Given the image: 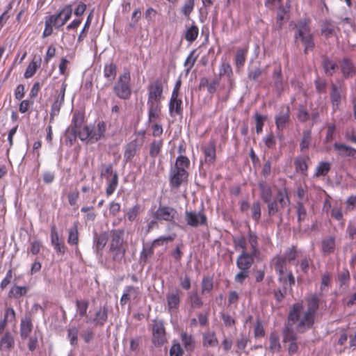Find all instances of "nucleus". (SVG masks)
<instances>
[{
	"instance_id": "obj_32",
	"label": "nucleus",
	"mask_w": 356,
	"mask_h": 356,
	"mask_svg": "<svg viewBox=\"0 0 356 356\" xmlns=\"http://www.w3.org/2000/svg\"><path fill=\"white\" fill-rule=\"evenodd\" d=\"M341 70L346 78L353 76L356 73L353 64L347 58H344L341 64Z\"/></svg>"
},
{
	"instance_id": "obj_47",
	"label": "nucleus",
	"mask_w": 356,
	"mask_h": 356,
	"mask_svg": "<svg viewBox=\"0 0 356 356\" xmlns=\"http://www.w3.org/2000/svg\"><path fill=\"white\" fill-rule=\"evenodd\" d=\"M308 157H298L294 161L295 168L297 172H300L303 175H306L307 171V164L306 160Z\"/></svg>"
},
{
	"instance_id": "obj_55",
	"label": "nucleus",
	"mask_w": 356,
	"mask_h": 356,
	"mask_svg": "<svg viewBox=\"0 0 356 356\" xmlns=\"http://www.w3.org/2000/svg\"><path fill=\"white\" fill-rule=\"evenodd\" d=\"M175 238V234L169 235V236H162L158 238H156L153 241L152 244V248H156L159 246H161L168 242L172 241Z\"/></svg>"
},
{
	"instance_id": "obj_29",
	"label": "nucleus",
	"mask_w": 356,
	"mask_h": 356,
	"mask_svg": "<svg viewBox=\"0 0 356 356\" xmlns=\"http://www.w3.org/2000/svg\"><path fill=\"white\" fill-rule=\"evenodd\" d=\"M106 131V123L104 121L99 122L96 127L91 128V143L97 142L104 137Z\"/></svg>"
},
{
	"instance_id": "obj_43",
	"label": "nucleus",
	"mask_w": 356,
	"mask_h": 356,
	"mask_svg": "<svg viewBox=\"0 0 356 356\" xmlns=\"http://www.w3.org/2000/svg\"><path fill=\"white\" fill-rule=\"evenodd\" d=\"M76 312L79 316L83 317L87 316V310L89 307V301L87 300H76Z\"/></svg>"
},
{
	"instance_id": "obj_21",
	"label": "nucleus",
	"mask_w": 356,
	"mask_h": 356,
	"mask_svg": "<svg viewBox=\"0 0 356 356\" xmlns=\"http://www.w3.org/2000/svg\"><path fill=\"white\" fill-rule=\"evenodd\" d=\"M169 113L172 118L182 116V100L179 97L171 96L169 102Z\"/></svg>"
},
{
	"instance_id": "obj_45",
	"label": "nucleus",
	"mask_w": 356,
	"mask_h": 356,
	"mask_svg": "<svg viewBox=\"0 0 356 356\" xmlns=\"http://www.w3.org/2000/svg\"><path fill=\"white\" fill-rule=\"evenodd\" d=\"M29 290L27 286H13L9 292V296L13 297L14 298H19L20 297L25 296Z\"/></svg>"
},
{
	"instance_id": "obj_10",
	"label": "nucleus",
	"mask_w": 356,
	"mask_h": 356,
	"mask_svg": "<svg viewBox=\"0 0 356 356\" xmlns=\"http://www.w3.org/2000/svg\"><path fill=\"white\" fill-rule=\"evenodd\" d=\"M184 215L186 224L190 227H197L207 225V217L203 211H186Z\"/></svg>"
},
{
	"instance_id": "obj_52",
	"label": "nucleus",
	"mask_w": 356,
	"mask_h": 356,
	"mask_svg": "<svg viewBox=\"0 0 356 356\" xmlns=\"http://www.w3.org/2000/svg\"><path fill=\"white\" fill-rule=\"evenodd\" d=\"M91 127L86 126L82 129H77L76 136L82 141L88 140L91 143Z\"/></svg>"
},
{
	"instance_id": "obj_7",
	"label": "nucleus",
	"mask_w": 356,
	"mask_h": 356,
	"mask_svg": "<svg viewBox=\"0 0 356 356\" xmlns=\"http://www.w3.org/2000/svg\"><path fill=\"white\" fill-rule=\"evenodd\" d=\"M282 342L288 352L289 356H293L299 353L302 343L298 341V337L289 325L286 326L282 331Z\"/></svg>"
},
{
	"instance_id": "obj_1",
	"label": "nucleus",
	"mask_w": 356,
	"mask_h": 356,
	"mask_svg": "<svg viewBox=\"0 0 356 356\" xmlns=\"http://www.w3.org/2000/svg\"><path fill=\"white\" fill-rule=\"evenodd\" d=\"M190 165L189 159L183 155L179 156L175 165L169 172L170 185L172 188H179L181 184L187 181L188 172L187 169Z\"/></svg>"
},
{
	"instance_id": "obj_9",
	"label": "nucleus",
	"mask_w": 356,
	"mask_h": 356,
	"mask_svg": "<svg viewBox=\"0 0 356 356\" xmlns=\"http://www.w3.org/2000/svg\"><path fill=\"white\" fill-rule=\"evenodd\" d=\"M150 215L159 221L172 222L177 216V211L171 207L160 205L156 211H151Z\"/></svg>"
},
{
	"instance_id": "obj_49",
	"label": "nucleus",
	"mask_w": 356,
	"mask_h": 356,
	"mask_svg": "<svg viewBox=\"0 0 356 356\" xmlns=\"http://www.w3.org/2000/svg\"><path fill=\"white\" fill-rule=\"evenodd\" d=\"M163 142L162 140H153L150 145L149 155L155 158L161 152Z\"/></svg>"
},
{
	"instance_id": "obj_46",
	"label": "nucleus",
	"mask_w": 356,
	"mask_h": 356,
	"mask_svg": "<svg viewBox=\"0 0 356 356\" xmlns=\"http://www.w3.org/2000/svg\"><path fill=\"white\" fill-rule=\"evenodd\" d=\"M148 108V122H152L158 119L161 114V106H147Z\"/></svg>"
},
{
	"instance_id": "obj_25",
	"label": "nucleus",
	"mask_w": 356,
	"mask_h": 356,
	"mask_svg": "<svg viewBox=\"0 0 356 356\" xmlns=\"http://www.w3.org/2000/svg\"><path fill=\"white\" fill-rule=\"evenodd\" d=\"M14 347V335L10 332L6 331L0 339V350L9 352Z\"/></svg>"
},
{
	"instance_id": "obj_8",
	"label": "nucleus",
	"mask_w": 356,
	"mask_h": 356,
	"mask_svg": "<svg viewBox=\"0 0 356 356\" xmlns=\"http://www.w3.org/2000/svg\"><path fill=\"white\" fill-rule=\"evenodd\" d=\"M163 84L161 79H157L152 82L147 86V105L161 106V100L163 99Z\"/></svg>"
},
{
	"instance_id": "obj_23",
	"label": "nucleus",
	"mask_w": 356,
	"mask_h": 356,
	"mask_svg": "<svg viewBox=\"0 0 356 356\" xmlns=\"http://www.w3.org/2000/svg\"><path fill=\"white\" fill-rule=\"evenodd\" d=\"M180 294L181 291L179 289L169 292L167 294L166 300L168 308L170 312H174L178 309L181 302Z\"/></svg>"
},
{
	"instance_id": "obj_42",
	"label": "nucleus",
	"mask_w": 356,
	"mask_h": 356,
	"mask_svg": "<svg viewBox=\"0 0 356 356\" xmlns=\"http://www.w3.org/2000/svg\"><path fill=\"white\" fill-rule=\"evenodd\" d=\"M213 288V279L210 277H204L201 282V293L202 295L209 293Z\"/></svg>"
},
{
	"instance_id": "obj_22",
	"label": "nucleus",
	"mask_w": 356,
	"mask_h": 356,
	"mask_svg": "<svg viewBox=\"0 0 356 356\" xmlns=\"http://www.w3.org/2000/svg\"><path fill=\"white\" fill-rule=\"evenodd\" d=\"M140 289L134 286H127L124 287L123 294L120 298V305L124 306L131 299L137 298L140 294Z\"/></svg>"
},
{
	"instance_id": "obj_53",
	"label": "nucleus",
	"mask_w": 356,
	"mask_h": 356,
	"mask_svg": "<svg viewBox=\"0 0 356 356\" xmlns=\"http://www.w3.org/2000/svg\"><path fill=\"white\" fill-rule=\"evenodd\" d=\"M312 134L311 131L306 130L302 133V138L301 140L300 147L302 152L307 149L311 143Z\"/></svg>"
},
{
	"instance_id": "obj_13",
	"label": "nucleus",
	"mask_w": 356,
	"mask_h": 356,
	"mask_svg": "<svg viewBox=\"0 0 356 356\" xmlns=\"http://www.w3.org/2000/svg\"><path fill=\"white\" fill-rule=\"evenodd\" d=\"M84 116L79 111H76L73 113L72 123L70 127L67 130V133L71 134L72 139L70 141L74 140L76 138L77 129H80L83 124Z\"/></svg>"
},
{
	"instance_id": "obj_59",
	"label": "nucleus",
	"mask_w": 356,
	"mask_h": 356,
	"mask_svg": "<svg viewBox=\"0 0 356 356\" xmlns=\"http://www.w3.org/2000/svg\"><path fill=\"white\" fill-rule=\"evenodd\" d=\"M108 181V185L106 188V194L108 196L111 195L113 193L115 190L116 189L118 184V177L116 172L113 175V177L111 179L107 180Z\"/></svg>"
},
{
	"instance_id": "obj_19",
	"label": "nucleus",
	"mask_w": 356,
	"mask_h": 356,
	"mask_svg": "<svg viewBox=\"0 0 356 356\" xmlns=\"http://www.w3.org/2000/svg\"><path fill=\"white\" fill-rule=\"evenodd\" d=\"M108 319V309L106 307H100L95 314L93 318H88L86 323H93L95 325L102 327Z\"/></svg>"
},
{
	"instance_id": "obj_51",
	"label": "nucleus",
	"mask_w": 356,
	"mask_h": 356,
	"mask_svg": "<svg viewBox=\"0 0 356 356\" xmlns=\"http://www.w3.org/2000/svg\"><path fill=\"white\" fill-rule=\"evenodd\" d=\"M79 328L76 327H70L67 329V339L72 346H75L78 342Z\"/></svg>"
},
{
	"instance_id": "obj_5",
	"label": "nucleus",
	"mask_w": 356,
	"mask_h": 356,
	"mask_svg": "<svg viewBox=\"0 0 356 356\" xmlns=\"http://www.w3.org/2000/svg\"><path fill=\"white\" fill-rule=\"evenodd\" d=\"M67 84L65 80H60L53 84L54 93L51 95L53 102L50 111V122L51 123L55 116H57L60 111L61 106L64 104L65 94Z\"/></svg>"
},
{
	"instance_id": "obj_37",
	"label": "nucleus",
	"mask_w": 356,
	"mask_h": 356,
	"mask_svg": "<svg viewBox=\"0 0 356 356\" xmlns=\"http://www.w3.org/2000/svg\"><path fill=\"white\" fill-rule=\"evenodd\" d=\"M322 251L324 254L333 252L335 249V238L334 236H327L322 240Z\"/></svg>"
},
{
	"instance_id": "obj_58",
	"label": "nucleus",
	"mask_w": 356,
	"mask_h": 356,
	"mask_svg": "<svg viewBox=\"0 0 356 356\" xmlns=\"http://www.w3.org/2000/svg\"><path fill=\"white\" fill-rule=\"evenodd\" d=\"M251 217L255 222H259L261 218V206L259 202H254L250 206Z\"/></svg>"
},
{
	"instance_id": "obj_30",
	"label": "nucleus",
	"mask_w": 356,
	"mask_h": 356,
	"mask_svg": "<svg viewBox=\"0 0 356 356\" xmlns=\"http://www.w3.org/2000/svg\"><path fill=\"white\" fill-rule=\"evenodd\" d=\"M107 241H108V236L105 232L101 233L99 235H95V236L94 238L93 248H94L95 252L97 253V254H100V252L106 246Z\"/></svg>"
},
{
	"instance_id": "obj_62",
	"label": "nucleus",
	"mask_w": 356,
	"mask_h": 356,
	"mask_svg": "<svg viewBox=\"0 0 356 356\" xmlns=\"http://www.w3.org/2000/svg\"><path fill=\"white\" fill-rule=\"evenodd\" d=\"M113 173V167L111 164H102L100 167V176L108 180Z\"/></svg>"
},
{
	"instance_id": "obj_50",
	"label": "nucleus",
	"mask_w": 356,
	"mask_h": 356,
	"mask_svg": "<svg viewBox=\"0 0 356 356\" xmlns=\"http://www.w3.org/2000/svg\"><path fill=\"white\" fill-rule=\"evenodd\" d=\"M181 341L186 350H191L194 348L195 341L191 335L182 332L181 334Z\"/></svg>"
},
{
	"instance_id": "obj_4",
	"label": "nucleus",
	"mask_w": 356,
	"mask_h": 356,
	"mask_svg": "<svg viewBox=\"0 0 356 356\" xmlns=\"http://www.w3.org/2000/svg\"><path fill=\"white\" fill-rule=\"evenodd\" d=\"M294 38L296 43L301 42L304 46L305 54L313 50L315 47L314 35L311 31L308 20H300L297 23Z\"/></svg>"
},
{
	"instance_id": "obj_15",
	"label": "nucleus",
	"mask_w": 356,
	"mask_h": 356,
	"mask_svg": "<svg viewBox=\"0 0 356 356\" xmlns=\"http://www.w3.org/2000/svg\"><path fill=\"white\" fill-rule=\"evenodd\" d=\"M275 124L278 130H283L290 120V108L289 106H282L280 111L275 117Z\"/></svg>"
},
{
	"instance_id": "obj_60",
	"label": "nucleus",
	"mask_w": 356,
	"mask_h": 356,
	"mask_svg": "<svg viewBox=\"0 0 356 356\" xmlns=\"http://www.w3.org/2000/svg\"><path fill=\"white\" fill-rule=\"evenodd\" d=\"M298 250L295 247H291L286 250L283 257L285 258V260H287L289 263H291L298 257Z\"/></svg>"
},
{
	"instance_id": "obj_27",
	"label": "nucleus",
	"mask_w": 356,
	"mask_h": 356,
	"mask_svg": "<svg viewBox=\"0 0 356 356\" xmlns=\"http://www.w3.org/2000/svg\"><path fill=\"white\" fill-rule=\"evenodd\" d=\"M272 78L276 91L278 93H280L284 90V82L282 76V68L280 65H277L275 67Z\"/></svg>"
},
{
	"instance_id": "obj_18",
	"label": "nucleus",
	"mask_w": 356,
	"mask_h": 356,
	"mask_svg": "<svg viewBox=\"0 0 356 356\" xmlns=\"http://www.w3.org/2000/svg\"><path fill=\"white\" fill-rule=\"evenodd\" d=\"M270 267L274 268L279 275L280 280L284 279V273L286 272V261L282 256H275L271 260Z\"/></svg>"
},
{
	"instance_id": "obj_54",
	"label": "nucleus",
	"mask_w": 356,
	"mask_h": 356,
	"mask_svg": "<svg viewBox=\"0 0 356 356\" xmlns=\"http://www.w3.org/2000/svg\"><path fill=\"white\" fill-rule=\"evenodd\" d=\"M199 33V29L197 26L192 25L189 27L185 33V39L191 42L196 40Z\"/></svg>"
},
{
	"instance_id": "obj_2",
	"label": "nucleus",
	"mask_w": 356,
	"mask_h": 356,
	"mask_svg": "<svg viewBox=\"0 0 356 356\" xmlns=\"http://www.w3.org/2000/svg\"><path fill=\"white\" fill-rule=\"evenodd\" d=\"M314 321V316L304 311L302 304L293 305L289 312V323L292 322L296 325L299 332H304L307 329L311 327Z\"/></svg>"
},
{
	"instance_id": "obj_39",
	"label": "nucleus",
	"mask_w": 356,
	"mask_h": 356,
	"mask_svg": "<svg viewBox=\"0 0 356 356\" xmlns=\"http://www.w3.org/2000/svg\"><path fill=\"white\" fill-rule=\"evenodd\" d=\"M319 306V298L316 294H312L307 298V312L315 316V313Z\"/></svg>"
},
{
	"instance_id": "obj_14",
	"label": "nucleus",
	"mask_w": 356,
	"mask_h": 356,
	"mask_svg": "<svg viewBox=\"0 0 356 356\" xmlns=\"http://www.w3.org/2000/svg\"><path fill=\"white\" fill-rule=\"evenodd\" d=\"M256 256L257 254H252L251 252L250 253L248 252H241L236 259V266L240 270L250 271L254 261V257Z\"/></svg>"
},
{
	"instance_id": "obj_41",
	"label": "nucleus",
	"mask_w": 356,
	"mask_h": 356,
	"mask_svg": "<svg viewBox=\"0 0 356 356\" xmlns=\"http://www.w3.org/2000/svg\"><path fill=\"white\" fill-rule=\"evenodd\" d=\"M191 307L193 309H199L203 306V301L197 291H192L188 296Z\"/></svg>"
},
{
	"instance_id": "obj_17",
	"label": "nucleus",
	"mask_w": 356,
	"mask_h": 356,
	"mask_svg": "<svg viewBox=\"0 0 356 356\" xmlns=\"http://www.w3.org/2000/svg\"><path fill=\"white\" fill-rule=\"evenodd\" d=\"M331 88L330 99L332 102L333 111L335 112L339 109L341 104L342 84L341 83H339L338 85L332 83Z\"/></svg>"
},
{
	"instance_id": "obj_36",
	"label": "nucleus",
	"mask_w": 356,
	"mask_h": 356,
	"mask_svg": "<svg viewBox=\"0 0 356 356\" xmlns=\"http://www.w3.org/2000/svg\"><path fill=\"white\" fill-rule=\"evenodd\" d=\"M259 188L260 191V196L264 202H270L272 197V191L270 186L264 181H261L259 183Z\"/></svg>"
},
{
	"instance_id": "obj_35",
	"label": "nucleus",
	"mask_w": 356,
	"mask_h": 356,
	"mask_svg": "<svg viewBox=\"0 0 356 356\" xmlns=\"http://www.w3.org/2000/svg\"><path fill=\"white\" fill-rule=\"evenodd\" d=\"M116 74V65L113 61L106 63L104 67V76L108 81H113L115 79Z\"/></svg>"
},
{
	"instance_id": "obj_40",
	"label": "nucleus",
	"mask_w": 356,
	"mask_h": 356,
	"mask_svg": "<svg viewBox=\"0 0 356 356\" xmlns=\"http://www.w3.org/2000/svg\"><path fill=\"white\" fill-rule=\"evenodd\" d=\"M67 243L70 245H78L79 243V230L78 222H75L74 225L68 230Z\"/></svg>"
},
{
	"instance_id": "obj_33",
	"label": "nucleus",
	"mask_w": 356,
	"mask_h": 356,
	"mask_svg": "<svg viewBox=\"0 0 356 356\" xmlns=\"http://www.w3.org/2000/svg\"><path fill=\"white\" fill-rule=\"evenodd\" d=\"M33 325L29 318H24L20 323V336L22 339H26L32 331Z\"/></svg>"
},
{
	"instance_id": "obj_64",
	"label": "nucleus",
	"mask_w": 356,
	"mask_h": 356,
	"mask_svg": "<svg viewBox=\"0 0 356 356\" xmlns=\"http://www.w3.org/2000/svg\"><path fill=\"white\" fill-rule=\"evenodd\" d=\"M330 170V164L328 162H321L316 170V177L325 176Z\"/></svg>"
},
{
	"instance_id": "obj_57",
	"label": "nucleus",
	"mask_w": 356,
	"mask_h": 356,
	"mask_svg": "<svg viewBox=\"0 0 356 356\" xmlns=\"http://www.w3.org/2000/svg\"><path fill=\"white\" fill-rule=\"evenodd\" d=\"M334 32V25L331 22L326 21L321 26V33L325 37H330Z\"/></svg>"
},
{
	"instance_id": "obj_20",
	"label": "nucleus",
	"mask_w": 356,
	"mask_h": 356,
	"mask_svg": "<svg viewBox=\"0 0 356 356\" xmlns=\"http://www.w3.org/2000/svg\"><path fill=\"white\" fill-rule=\"evenodd\" d=\"M204 154V161L208 164H212L216 161V143L213 140L209 141L202 147Z\"/></svg>"
},
{
	"instance_id": "obj_61",
	"label": "nucleus",
	"mask_w": 356,
	"mask_h": 356,
	"mask_svg": "<svg viewBox=\"0 0 356 356\" xmlns=\"http://www.w3.org/2000/svg\"><path fill=\"white\" fill-rule=\"evenodd\" d=\"M296 213L298 217V222L300 224L304 222L307 217V211L302 202H298L296 207Z\"/></svg>"
},
{
	"instance_id": "obj_48",
	"label": "nucleus",
	"mask_w": 356,
	"mask_h": 356,
	"mask_svg": "<svg viewBox=\"0 0 356 356\" xmlns=\"http://www.w3.org/2000/svg\"><path fill=\"white\" fill-rule=\"evenodd\" d=\"M257 239V236L254 232L251 231L248 232V242L251 247V252L252 254H258L259 252Z\"/></svg>"
},
{
	"instance_id": "obj_31",
	"label": "nucleus",
	"mask_w": 356,
	"mask_h": 356,
	"mask_svg": "<svg viewBox=\"0 0 356 356\" xmlns=\"http://www.w3.org/2000/svg\"><path fill=\"white\" fill-rule=\"evenodd\" d=\"M268 350L272 353H277L281 351L282 346L280 341V337L275 332L270 333L269 336Z\"/></svg>"
},
{
	"instance_id": "obj_26",
	"label": "nucleus",
	"mask_w": 356,
	"mask_h": 356,
	"mask_svg": "<svg viewBox=\"0 0 356 356\" xmlns=\"http://www.w3.org/2000/svg\"><path fill=\"white\" fill-rule=\"evenodd\" d=\"M334 149L341 157H354L356 155L355 148L343 143H334Z\"/></svg>"
},
{
	"instance_id": "obj_6",
	"label": "nucleus",
	"mask_w": 356,
	"mask_h": 356,
	"mask_svg": "<svg viewBox=\"0 0 356 356\" xmlns=\"http://www.w3.org/2000/svg\"><path fill=\"white\" fill-rule=\"evenodd\" d=\"M115 95L120 99L127 100L131 95V74L129 70L120 74L113 86Z\"/></svg>"
},
{
	"instance_id": "obj_56",
	"label": "nucleus",
	"mask_w": 356,
	"mask_h": 356,
	"mask_svg": "<svg viewBox=\"0 0 356 356\" xmlns=\"http://www.w3.org/2000/svg\"><path fill=\"white\" fill-rule=\"evenodd\" d=\"M247 55L246 49H238L236 51L235 63L237 67L243 66L245 62Z\"/></svg>"
},
{
	"instance_id": "obj_34",
	"label": "nucleus",
	"mask_w": 356,
	"mask_h": 356,
	"mask_svg": "<svg viewBox=\"0 0 356 356\" xmlns=\"http://www.w3.org/2000/svg\"><path fill=\"white\" fill-rule=\"evenodd\" d=\"M218 344V340L214 332H207L203 334L202 345L204 347H215Z\"/></svg>"
},
{
	"instance_id": "obj_11",
	"label": "nucleus",
	"mask_w": 356,
	"mask_h": 356,
	"mask_svg": "<svg viewBox=\"0 0 356 356\" xmlns=\"http://www.w3.org/2000/svg\"><path fill=\"white\" fill-rule=\"evenodd\" d=\"M166 341L165 330L161 321H155L152 325V343L161 346Z\"/></svg>"
},
{
	"instance_id": "obj_24",
	"label": "nucleus",
	"mask_w": 356,
	"mask_h": 356,
	"mask_svg": "<svg viewBox=\"0 0 356 356\" xmlns=\"http://www.w3.org/2000/svg\"><path fill=\"white\" fill-rule=\"evenodd\" d=\"M140 145L138 140L135 139L127 143L124 147V160L125 162L131 161L136 155Z\"/></svg>"
},
{
	"instance_id": "obj_38",
	"label": "nucleus",
	"mask_w": 356,
	"mask_h": 356,
	"mask_svg": "<svg viewBox=\"0 0 356 356\" xmlns=\"http://www.w3.org/2000/svg\"><path fill=\"white\" fill-rule=\"evenodd\" d=\"M275 200H277L281 209H284L289 206L290 204V200L286 190L285 188L278 190L276 199Z\"/></svg>"
},
{
	"instance_id": "obj_12",
	"label": "nucleus",
	"mask_w": 356,
	"mask_h": 356,
	"mask_svg": "<svg viewBox=\"0 0 356 356\" xmlns=\"http://www.w3.org/2000/svg\"><path fill=\"white\" fill-rule=\"evenodd\" d=\"M51 243L57 253L64 254L66 246L62 238L59 236L57 228L55 225L51 227Z\"/></svg>"
},
{
	"instance_id": "obj_16",
	"label": "nucleus",
	"mask_w": 356,
	"mask_h": 356,
	"mask_svg": "<svg viewBox=\"0 0 356 356\" xmlns=\"http://www.w3.org/2000/svg\"><path fill=\"white\" fill-rule=\"evenodd\" d=\"M219 76L225 77L229 85L228 92H230L234 87V79L231 65L227 63L221 64L219 68Z\"/></svg>"
},
{
	"instance_id": "obj_44",
	"label": "nucleus",
	"mask_w": 356,
	"mask_h": 356,
	"mask_svg": "<svg viewBox=\"0 0 356 356\" xmlns=\"http://www.w3.org/2000/svg\"><path fill=\"white\" fill-rule=\"evenodd\" d=\"M323 66L326 74L329 76H332L338 68L337 63L327 58L323 59Z\"/></svg>"
},
{
	"instance_id": "obj_3",
	"label": "nucleus",
	"mask_w": 356,
	"mask_h": 356,
	"mask_svg": "<svg viewBox=\"0 0 356 356\" xmlns=\"http://www.w3.org/2000/svg\"><path fill=\"white\" fill-rule=\"evenodd\" d=\"M124 231L122 229L111 231L109 252L112 254L113 260L119 263L124 259L127 251V245L124 241Z\"/></svg>"
},
{
	"instance_id": "obj_28",
	"label": "nucleus",
	"mask_w": 356,
	"mask_h": 356,
	"mask_svg": "<svg viewBox=\"0 0 356 356\" xmlns=\"http://www.w3.org/2000/svg\"><path fill=\"white\" fill-rule=\"evenodd\" d=\"M41 62V57L35 56L26 69L24 74V77L26 79L32 77L35 73L37 69L40 67Z\"/></svg>"
},
{
	"instance_id": "obj_63",
	"label": "nucleus",
	"mask_w": 356,
	"mask_h": 356,
	"mask_svg": "<svg viewBox=\"0 0 356 356\" xmlns=\"http://www.w3.org/2000/svg\"><path fill=\"white\" fill-rule=\"evenodd\" d=\"M72 9L70 5L65 6L58 14L62 17V24H65L71 17Z\"/></svg>"
}]
</instances>
